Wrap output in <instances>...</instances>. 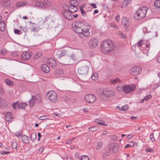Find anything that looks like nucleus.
Segmentation results:
<instances>
[{
    "label": "nucleus",
    "mask_w": 160,
    "mask_h": 160,
    "mask_svg": "<svg viewBox=\"0 0 160 160\" xmlns=\"http://www.w3.org/2000/svg\"><path fill=\"white\" fill-rule=\"evenodd\" d=\"M5 120L8 122H10L11 121V119L12 118V115L11 114V112H8L5 115Z\"/></svg>",
    "instance_id": "nucleus-18"
},
{
    "label": "nucleus",
    "mask_w": 160,
    "mask_h": 160,
    "mask_svg": "<svg viewBox=\"0 0 160 160\" xmlns=\"http://www.w3.org/2000/svg\"><path fill=\"white\" fill-rule=\"evenodd\" d=\"M42 54L41 52H38L34 56L35 58L37 59L39 57L42 56Z\"/></svg>",
    "instance_id": "nucleus-43"
},
{
    "label": "nucleus",
    "mask_w": 160,
    "mask_h": 160,
    "mask_svg": "<svg viewBox=\"0 0 160 160\" xmlns=\"http://www.w3.org/2000/svg\"><path fill=\"white\" fill-rule=\"evenodd\" d=\"M41 69L42 71L46 73H48L50 71L49 68L45 64H43L41 65Z\"/></svg>",
    "instance_id": "nucleus-17"
},
{
    "label": "nucleus",
    "mask_w": 160,
    "mask_h": 160,
    "mask_svg": "<svg viewBox=\"0 0 160 160\" xmlns=\"http://www.w3.org/2000/svg\"><path fill=\"white\" fill-rule=\"evenodd\" d=\"M25 4V3L23 2H19L17 3L16 6L17 7H19L23 6Z\"/></svg>",
    "instance_id": "nucleus-39"
},
{
    "label": "nucleus",
    "mask_w": 160,
    "mask_h": 160,
    "mask_svg": "<svg viewBox=\"0 0 160 160\" xmlns=\"http://www.w3.org/2000/svg\"><path fill=\"white\" fill-rule=\"evenodd\" d=\"M121 82V80L118 78H116L113 80H111V82L112 84H116Z\"/></svg>",
    "instance_id": "nucleus-30"
},
{
    "label": "nucleus",
    "mask_w": 160,
    "mask_h": 160,
    "mask_svg": "<svg viewBox=\"0 0 160 160\" xmlns=\"http://www.w3.org/2000/svg\"><path fill=\"white\" fill-rule=\"evenodd\" d=\"M150 138L151 141H152V142L155 141V138L154 137V135L152 134H151L150 135Z\"/></svg>",
    "instance_id": "nucleus-52"
},
{
    "label": "nucleus",
    "mask_w": 160,
    "mask_h": 160,
    "mask_svg": "<svg viewBox=\"0 0 160 160\" xmlns=\"http://www.w3.org/2000/svg\"><path fill=\"white\" fill-rule=\"evenodd\" d=\"M117 107L119 110L123 111L127 110H128L129 108L128 106V105H125L124 106H122V108L120 107L119 106H117Z\"/></svg>",
    "instance_id": "nucleus-24"
},
{
    "label": "nucleus",
    "mask_w": 160,
    "mask_h": 160,
    "mask_svg": "<svg viewBox=\"0 0 160 160\" xmlns=\"http://www.w3.org/2000/svg\"><path fill=\"white\" fill-rule=\"evenodd\" d=\"M0 53L3 55H5L7 53V50L3 48L1 50Z\"/></svg>",
    "instance_id": "nucleus-40"
},
{
    "label": "nucleus",
    "mask_w": 160,
    "mask_h": 160,
    "mask_svg": "<svg viewBox=\"0 0 160 160\" xmlns=\"http://www.w3.org/2000/svg\"><path fill=\"white\" fill-rule=\"evenodd\" d=\"M72 6V7H71V6H68V10L69 11H70V12H71L72 13H74V12H75L77 11V10H78L77 6H76V7H75L76 8V10L75 11H74V8Z\"/></svg>",
    "instance_id": "nucleus-25"
},
{
    "label": "nucleus",
    "mask_w": 160,
    "mask_h": 160,
    "mask_svg": "<svg viewBox=\"0 0 160 160\" xmlns=\"http://www.w3.org/2000/svg\"><path fill=\"white\" fill-rule=\"evenodd\" d=\"M27 105V104L25 103H20L18 104V108L19 109L24 108Z\"/></svg>",
    "instance_id": "nucleus-31"
},
{
    "label": "nucleus",
    "mask_w": 160,
    "mask_h": 160,
    "mask_svg": "<svg viewBox=\"0 0 160 160\" xmlns=\"http://www.w3.org/2000/svg\"><path fill=\"white\" fill-rule=\"evenodd\" d=\"M18 102H14L12 104V107L15 109L16 108V105L18 104Z\"/></svg>",
    "instance_id": "nucleus-56"
},
{
    "label": "nucleus",
    "mask_w": 160,
    "mask_h": 160,
    "mask_svg": "<svg viewBox=\"0 0 160 160\" xmlns=\"http://www.w3.org/2000/svg\"><path fill=\"white\" fill-rule=\"evenodd\" d=\"M123 87H122L120 85H118L117 86V89L118 91H121L122 90Z\"/></svg>",
    "instance_id": "nucleus-53"
},
{
    "label": "nucleus",
    "mask_w": 160,
    "mask_h": 160,
    "mask_svg": "<svg viewBox=\"0 0 160 160\" xmlns=\"http://www.w3.org/2000/svg\"><path fill=\"white\" fill-rule=\"evenodd\" d=\"M91 78L92 80H96L98 78V76L97 73H94L91 76Z\"/></svg>",
    "instance_id": "nucleus-37"
},
{
    "label": "nucleus",
    "mask_w": 160,
    "mask_h": 160,
    "mask_svg": "<svg viewBox=\"0 0 160 160\" xmlns=\"http://www.w3.org/2000/svg\"><path fill=\"white\" fill-rule=\"evenodd\" d=\"M3 92V90L2 87L0 86V93L2 94Z\"/></svg>",
    "instance_id": "nucleus-63"
},
{
    "label": "nucleus",
    "mask_w": 160,
    "mask_h": 160,
    "mask_svg": "<svg viewBox=\"0 0 160 160\" xmlns=\"http://www.w3.org/2000/svg\"><path fill=\"white\" fill-rule=\"evenodd\" d=\"M120 15H117L116 17V20L117 22H119L120 20Z\"/></svg>",
    "instance_id": "nucleus-57"
},
{
    "label": "nucleus",
    "mask_w": 160,
    "mask_h": 160,
    "mask_svg": "<svg viewBox=\"0 0 160 160\" xmlns=\"http://www.w3.org/2000/svg\"><path fill=\"white\" fill-rule=\"evenodd\" d=\"M32 53L30 52H23L21 56V58L23 60H28L32 56Z\"/></svg>",
    "instance_id": "nucleus-13"
},
{
    "label": "nucleus",
    "mask_w": 160,
    "mask_h": 160,
    "mask_svg": "<svg viewBox=\"0 0 160 160\" xmlns=\"http://www.w3.org/2000/svg\"><path fill=\"white\" fill-rule=\"evenodd\" d=\"M113 152V153H115L118 151L119 150V146L118 144H114L112 147Z\"/></svg>",
    "instance_id": "nucleus-27"
},
{
    "label": "nucleus",
    "mask_w": 160,
    "mask_h": 160,
    "mask_svg": "<svg viewBox=\"0 0 160 160\" xmlns=\"http://www.w3.org/2000/svg\"><path fill=\"white\" fill-rule=\"evenodd\" d=\"M72 12L68 10H63L62 11V13L64 17L66 19L71 20L73 19V17Z\"/></svg>",
    "instance_id": "nucleus-10"
},
{
    "label": "nucleus",
    "mask_w": 160,
    "mask_h": 160,
    "mask_svg": "<svg viewBox=\"0 0 160 160\" xmlns=\"http://www.w3.org/2000/svg\"><path fill=\"white\" fill-rule=\"evenodd\" d=\"M80 160H89V158L88 156L83 155L81 157Z\"/></svg>",
    "instance_id": "nucleus-38"
},
{
    "label": "nucleus",
    "mask_w": 160,
    "mask_h": 160,
    "mask_svg": "<svg viewBox=\"0 0 160 160\" xmlns=\"http://www.w3.org/2000/svg\"><path fill=\"white\" fill-rule=\"evenodd\" d=\"M142 70L141 68L139 66L133 67L131 69L130 72L132 75L136 76L139 75Z\"/></svg>",
    "instance_id": "nucleus-8"
},
{
    "label": "nucleus",
    "mask_w": 160,
    "mask_h": 160,
    "mask_svg": "<svg viewBox=\"0 0 160 160\" xmlns=\"http://www.w3.org/2000/svg\"><path fill=\"white\" fill-rule=\"evenodd\" d=\"M21 31L20 30L18 29H14V32L16 34H17L18 35H20L21 34L20 33Z\"/></svg>",
    "instance_id": "nucleus-42"
},
{
    "label": "nucleus",
    "mask_w": 160,
    "mask_h": 160,
    "mask_svg": "<svg viewBox=\"0 0 160 160\" xmlns=\"http://www.w3.org/2000/svg\"><path fill=\"white\" fill-rule=\"evenodd\" d=\"M85 99L87 102L91 103L95 102L96 100V98L93 94H89L85 96Z\"/></svg>",
    "instance_id": "nucleus-9"
},
{
    "label": "nucleus",
    "mask_w": 160,
    "mask_h": 160,
    "mask_svg": "<svg viewBox=\"0 0 160 160\" xmlns=\"http://www.w3.org/2000/svg\"><path fill=\"white\" fill-rule=\"evenodd\" d=\"M128 2H127L126 1L124 0L123 2H122L121 7L122 8H124L126 7L128 5Z\"/></svg>",
    "instance_id": "nucleus-36"
},
{
    "label": "nucleus",
    "mask_w": 160,
    "mask_h": 160,
    "mask_svg": "<svg viewBox=\"0 0 160 160\" xmlns=\"http://www.w3.org/2000/svg\"><path fill=\"white\" fill-rule=\"evenodd\" d=\"M102 94L106 97H112L114 96L115 92L113 91L106 88L103 90Z\"/></svg>",
    "instance_id": "nucleus-11"
},
{
    "label": "nucleus",
    "mask_w": 160,
    "mask_h": 160,
    "mask_svg": "<svg viewBox=\"0 0 160 160\" xmlns=\"http://www.w3.org/2000/svg\"><path fill=\"white\" fill-rule=\"evenodd\" d=\"M73 140V139H72L67 140L66 142V143L67 144H70L71 143V142Z\"/></svg>",
    "instance_id": "nucleus-61"
},
{
    "label": "nucleus",
    "mask_w": 160,
    "mask_h": 160,
    "mask_svg": "<svg viewBox=\"0 0 160 160\" xmlns=\"http://www.w3.org/2000/svg\"><path fill=\"white\" fill-rule=\"evenodd\" d=\"M143 43V40L142 39L139 41H138V43H136L135 44V46L140 47Z\"/></svg>",
    "instance_id": "nucleus-33"
},
{
    "label": "nucleus",
    "mask_w": 160,
    "mask_h": 160,
    "mask_svg": "<svg viewBox=\"0 0 160 160\" xmlns=\"http://www.w3.org/2000/svg\"><path fill=\"white\" fill-rule=\"evenodd\" d=\"M10 3V2H7L3 4L2 6L4 8L8 6Z\"/></svg>",
    "instance_id": "nucleus-55"
},
{
    "label": "nucleus",
    "mask_w": 160,
    "mask_h": 160,
    "mask_svg": "<svg viewBox=\"0 0 160 160\" xmlns=\"http://www.w3.org/2000/svg\"><path fill=\"white\" fill-rule=\"evenodd\" d=\"M135 88V86L133 85H126L123 87L122 91L126 93H128L133 91Z\"/></svg>",
    "instance_id": "nucleus-12"
},
{
    "label": "nucleus",
    "mask_w": 160,
    "mask_h": 160,
    "mask_svg": "<svg viewBox=\"0 0 160 160\" xmlns=\"http://www.w3.org/2000/svg\"><path fill=\"white\" fill-rule=\"evenodd\" d=\"M118 35L120 36L122 38H125V36L121 32H118Z\"/></svg>",
    "instance_id": "nucleus-46"
},
{
    "label": "nucleus",
    "mask_w": 160,
    "mask_h": 160,
    "mask_svg": "<svg viewBox=\"0 0 160 160\" xmlns=\"http://www.w3.org/2000/svg\"><path fill=\"white\" fill-rule=\"evenodd\" d=\"M70 5L69 6H72L74 8V11H76V8L75 7L77 6L78 4V2L76 0H71L70 1Z\"/></svg>",
    "instance_id": "nucleus-22"
},
{
    "label": "nucleus",
    "mask_w": 160,
    "mask_h": 160,
    "mask_svg": "<svg viewBox=\"0 0 160 160\" xmlns=\"http://www.w3.org/2000/svg\"><path fill=\"white\" fill-rule=\"evenodd\" d=\"M101 50L105 54L110 53L114 47L113 42L109 39L103 41L102 43Z\"/></svg>",
    "instance_id": "nucleus-1"
},
{
    "label": "nucleus",
    "mask_w": 160,
    "mask_h": 160,
    "mask_svg": "<svg viewBox=\"0 0 160 160\" xmlns=\"http://www.w3.org/2000/svg\"><path fill=\"white\" fill-rule=\"evenodd\" d=\"M90 28V25L87 23L82 28V32H79L78 34H82L85 37H88L90 35V32L89 31Z\"/></svg>",
    "instance_id": "nucleus-6"
},
{
    "label": "nucleus",
    "mask_w": 160,
    "mask_h": 160,
    "mask_svg": "<svg viewBox=\"0 0 160 160\" xmlns=\"http://www.w3.org/2000/svg\"><path fill=\"white\" fill-rule=\"evenodd\" d=\"M21 139L22 141L24 143H28L29 141V138L25 135L22 136Z\"/></svg>",
    "instance_id": "nucleus-20"
},
{
    "label": "nucleus",
    "mask_w": 160,
    "mask_h": 160,
    "mask_svg": "<svg viewBox=\"0 0 160 160\" xmlns=\"http://www.w3.org/2000/svg\"><path fill=\"white\" fill-rule=\"evenodd\" d=\"M5 82L6 83L8 86H12L13 85V82L9 79H6L5 80Z\"/></svg>",
    "instance_id": "nucleus-29"
},
{
    "label": "nucleus",
    "mask_w": 160,
    "mask_h": 160,
    "mask_svg": "<svg viewBox=\"0 0 160 160\" xmlns=\"http://www.w3.org/2000/svg\"><path fill=\"white\" fill-rule=\"evenodd\" d=\"M145 151L147 152H152L153 151V150L149 148H146L145 149Z\"/></svg>",
    "instance_id": "nucleus-59"
},
{
    "label": "nucleus",
    "mask_w": 160,
    "mask_h": 160,
    "mask_svg": "<svg viewBox=\"0 0 160 160\" xmlns=\"http://www.w3.org/2000/svg\"><path fill=\"white\" fill-rule=\"evenodd\" d=\"M102 143L101 141L98 142H97V145L96 146V149L98 150H99L102 146Z\"/></svg>",
    "instance_id": "nucleus-28"
},
{
    "label": "nucleus",
    "mask_w": 160,
    "mask_h": 160,
    "mask_svg": "<svg viewBox=\"0 0 160 160\" xmlns=\"http://www.w3.org/2000/svg\"><path fill=\"white\" fill-rule=\"evenodd\" d=\"M43 150H44V148H41L39 149V151L40 153H41L42 152Z\"/></svg>",
    "instance_id": "nucleus-64"
},
{
    "label": "nucleus",
    "mask_w": 160,
    "mask_h": 160,
    "mask_svg": "<svg viewBox=\"0 0 160 160\" xmlns=\"http://www.w3.org/2000/svg\"><path fill=\"white\" fill-rule=\"evenodd\" d=\"M152 96L150 94H148V95L146 96L144 98L145 100H148L149 99L151 98Z\"/></svg>",
    "instance_id": "nucleus-45"
},
{
    "label": "nucleus",
    "mask_w": 160,
    "mask_h": 160,
    "mask_svg": "<svg viewBox=\"0 0 160 160\" xmlns=\"http://www.w3.org/2000/svg\"><path fill=\"white\" fill-rule=\"evenodd\" d=\"M46 116H41L40 117H39V119L40 120H45V119H46V118H46Z\"/></svg>",
    "instance_id": "nucleus-58"
},
{
    "label": "nucleus",
    "mask_w": 160,
    "mask_h": 160,
    "mask_svg": "<svg viewBox=\"0 0 160 160\" xmlns=\"http://www.w3.org/2000/svg\"><path fill=\"white\" fill-rule=\"evenodd\" d=\"M99 120V119H96L95 122H97L98 124H99V125H102L103 126H106L105 124L103 123H102V122H98V121Z\"/></svg>",
    "instance_id": "nucleus-48"
},
{
    "label": "nucleus",
    "mask_w": 160,
    "mask_h": 160,
    "mask_svg": "<svg viewBox=\"0 0 160 160\" xmlns=\"http://www.w3.org/2000/svg\"><path fill=\"white\" fill-rule=\"evenodd\" d=\"M45 4L47 7H50L51 6L50 2L48 1H45Z\"/></svg>",
    "instance_id": "nucleus-50"
},
{
    "label": "nucleus",
    "mask_w": 160,
    "mask_h": 160,
    "mask_svg": "<svg viewBox=\"0 0 160 160\" xmlns=\"http://www.w3.org/2000/svg\"><path fill=\"white\" fill-rule=\"evenodd\" d=\"M130 143H132V145H130V144H127L126 145V146H125V147H124L125 148H129V147H132V146H133L134 145V143H133V142H131Z\"/></svg>",
    "instance_id": "nucleus-49"
},
{
    "label": "nucleus",
    "mask_w": 160,
    "mask_h": 160,
    "mask_svg": "<svg viewBox=\"0 0 160 160\" xmlns=\"http://www.w3.org/2000/svg\"><path fill=\"white\" fill-rule=\"evenodd\" d=\"M10 153L8 151H2L1 152V154L3 155H4L5 154H8Z\"/></svg>",
    "instance_id": "nucleus-54"
},
{
    "label": "nucleus",
    "mask_w": 160,
    "mask_h": 160,
    "mask_svg": "<svg viewBox=\"0 0 160 160\" xmlns=\"http://www.w3.org/2000/svg\"><path fill=\"white\" fill-rule=\"evenodd\" d=\"M37 135L35 133H32L31 135V140L32 141H34L36 138Z\"/></svg>",
    "instance_id": "nucleus-35"
},
{
    "label": "nucleus",
    "mask_w": 160,
    "mask_h": 160,
    "mask_svg": "<svg viewBox=\"0 0 160 160\" xmlns=\"http://www.w3.org/2000/svg\"><path fill=\"white\" fill-rule=\"evenodd\" d=\"M12 148L17 149V145L16 142H13L12 144Z\"/></svg>",
    "instance_id": "nucleus-44"
},
{
    "label": "nucleus",
    "mask_w": 160,
    "mask_h": 160,
    "mask_svg": "<svg viewBox=\"0 0 160 160\" xmlns=\"http://www.w3.org/2000/svg\"><path fill=\"white\" fill-rule=\"evenodd\" d=\"M6 102L5 99L3 98H0V106H2L3 105H6Z\"/></svg>",
    "instance_id": "nucleus-34"
},
{
    "label": "nucleus",
    "mask_w": 160,
    "mask_h": 160,
    "mask_svg": "<svg viewBox=\"0 0 160 160\" xmlns=\"http://www.w3.org/2000/svg\"><path fill=\"white\" fill-rule=\"evenodd\" d=\"M66 54V51L64 50H58L56 54V57L58 58H60L62 57L65 56Z\"/></svg>",
    "instance_id": "nucleus-16"
},
{
    "label": "nucleus",
    "mask_w": 160,
    "mask_h": 160,
    "mask_svg": "<svg viewBox=\"0 0 160 160\" xmlns=\"http://www.w3.org/2000/svg\"><path fill=\"white\" fill-rule=\"evenodd\" d=\"M63 71L61 69H57L54 72V74L57 76L62 75L63 73Z\"/></svg>",
    "instance_id": "nucleus-26"
},
{
    "label": "nucleus",
    "mask_w": 160,
    "mask_h": 160,
    "mask_svg": "<svg viewBox=\"0 0 160 160\" xmlns=\"http://www.w3.org/2000/svg\"><path fill=\"white\" fill-rule=\"evenodd\" d=\"M35 5L36 7L44 9L46 8L45 5L42 2H37L35 3Z\"/></svg>",
    "instance_id": "nucleus-19"
},
{
    "label": "nucleus",
    "mask_w": 160,
    "mask_h": 160,
    "mask_svg": "<svg viewBox=\"0 0 160 160\" xmlns=\"http://www.w3.org/2000/svg\"><path fill=\"white\" fill-rule=\"evenodd\" d=\"M81 13L82 14V15L83 16H85L86 15V13L84 11H83L82 9V8H80Z\"/></svg>",
    "instance_id": "nucleus-47"
},
{
    "label": "nucleus",
    "mask_w": 160,
    "mask_h": 160,
    "mask_svg": "<svg viewBox=\"0 0 160 160\" xmlns=\"http://www.w3.org/2000/svg\"><path fill=\"white\" fill-rule=\"evenodd\" d=\"M91 5L94 8H97V6L96 4L94 3H91Z\"/></svg>",
    "instance_id": "nucleus-60"
},
{
    "label": "nucleus",
    "mask_w": 160,
    "mask_h": 160,
    "mask_svg": "<svg viewBox=\"0 0 160 160\" xmlns=\"http://www.w3.org/2000/svg\"><path fill=\"white\" fill-rule=\"evenodd\" d=\"M97 129V127L96 126H94L93 127L88 128V129L89 130V131L92 132L96 131Z\"/></svg>",
    "instance_id": "nucleus-41"
},
{
    "label": "nucleus",
    "mask_w": 160,
    "mask_h": 160,
    "mask_svg": "<svg viewBox=\"0 0 160 160\" xmlns=\"http://www.w3.org/2000/svg\"><path fill=\"white\" fill-rule=\"evenodd\" d=\"M89 44L91 48H94L98 45V40L97 38H92L89 41Z\"/></svg>",
    "instance_id": "nucleus-14"
},
{
    "label": "nucleus",
    "mask_w": 160,
    "mask_h": 160,
    "mask_svg": "<svg viewBox=\"0 0 160 160\" xmlns=\"http://www.w3.org/2000/svg\"><path fill=\"white\" fill-rule=\"evenodd\" d=\"M122 24L126 28H127L128 25V19L127 18L123 17L122 18Z\"/></svg>",
    "instance_id": "nucleus-21"
},
{
    "label": "nucleus",
    "mask_w": 160,
    "mask_h": 160,
    "mask_svg": "<svg viewBox=\"0 0 160 160\" xmlns=\"http://www.w3.org/2000/svg\"><path fill=\"white\" fill-rule=\"evenodd\" d=\"M89 68V67L87 65L78 68V73L86 76L88 73Z\"/></svg>",
    "instance_id": "nucleus-7"
},
{
    "label": "nucleus",
    "mask_w": 160,
    "mask_h": 160,
    "mask_svg": "<svg viewBox=\"0 0 160 160\" xmlns=\"http://www.w3.org/2000/svg\"><path fill=\"white\" fill-rule=\"evenodd\" d=\"M160 86V81L158 83L155 84V86L153 88V89H156L157 88Z\"/></svg>",
    "instance_id": "nucleus-51"
},
{
    "label": "nucleus",
    "mask_w": 160,
    "mask_h": 160,
    "mask_svg": "<svg viewBox=\"0 0 160 160\" xmlns=\"http://www.w3.org/2000/svg\"><path fill=\"white\" fill-rule=\"evenodd\" d=\"M47 63L52 67H55L56 65V62L55 60L52 58L48 59Z\"/></svg>",
    "instance_id": "nucleus-15"
},
{
    "label": "nucleus",
    "mask_w": 160,
    "mask_h": 160,
    "mask_svg": "<svg viewBox=\"0 0 160 160\" xmlns=\"http://www.w3.org/2000/svg\"><path fill=\"white\" fill-rule=\"evenodd\" d=\"M85 25L81 21L75 22L72 24L73 30L75 32L78 33L82 32V28Z\"/></svg>",
    "instance_id": "nucleus-3"
},
{
    "label": "nucleus",
    "mask_w": 160,
    "mask_h": 160,
    "mask_svg": "<svg viewBox=\"0 0 160 160\" xmlns=\"http://www.w3.org/2000/svg\"><path fill=\"white\" fill-rule=\"evenodd\" d=\"M147 8L144 7L139 8L134 14V17L136 19H141L146 16Z\"/></svg>",
    "instance_id": "nucleus-2"
},
{
    "label": "nucleus",
    "mask_w": 160,
    "mask_h": 160,
    "mask_svg": "<svg viewBox=\"0 0 160 160\" xmlns=\"http://www.w3.org/2000/svg\"><path fill=\"white\" fill-rule=\"evenodd\" d=\"M5 24L4 21L0 22V30L2 32H4L5 30Z\"/></svg>",
    "instance_id": "nucleus-23"
},
{
    "label": "nucleus",
    "mask_w": 160,
    "mask_h": 160,
    "mask_svg": "<svg viewBox=\"0 0 160 160\" xmlns=\"http://www.w3.org/2000/svg\"><path fill=\"white\" fill-rule=\"evenodd\" d=\"M30 29L33 32H34L36 30V28L34 27H32L30 28Z\"/></svg>",
    "instance_id": "nucleus-62"
},
{
    "label": "nucleus",
    "mask_w": 160,
    "mask_h": 160,
    "mask_svg": "<svg viewBox=\"0 0 160 160\" xmlns=\"http://www.w3.org/2000/svg\"><path fill=\"white\" fill-rule=\"evenodd\" d=\"M155 7L157 8H160V0H156L154 3Z\"/></svg>",
    "instance_id": "nucleus-32"
},
{
    "label": "nucleus",
    "mask_w": 160,
    "mask_h": 160,
    "mask_svg": "<svg viewBox=\"0 0 160 160\" xmlns=\"http://www.w3.org/2000/svg\"><path fill=\"white\" fill-rule=\"evenodd\" d=\"M47 96L50 101L55 103L57 100V96L56 92L50 90L48 91L47 93Z\"/></svg>",
    "instance_id": "nucleus-4"
},
{
    "label": "nucleus",
    "mask_w": 160,
    "mask_h": 160,
    "mask_svg": "<svg viewBox=\"0 0 160 160\" xmlns=\"http://www.w3.org/2000/svg\"><path fill=\"white\" fill-rule=\"evenodd\" d=\"M41 98L39 94L36 95L35 96L32 95L31 99L29 100V105L30 107H33L35 103V102L39 103L41 101Z\"/></svg>",
    "instance_id": "nucleus-5"
}]
</instances>
